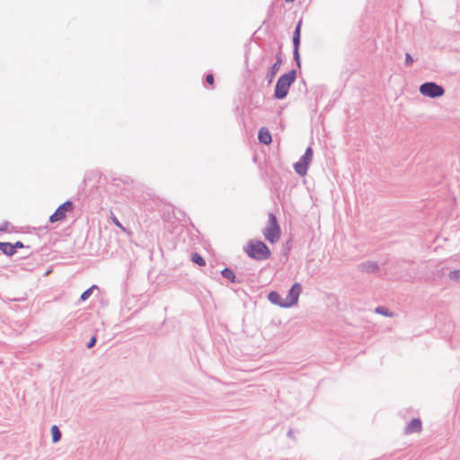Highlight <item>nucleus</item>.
<instances>
[{
    "label": "nucleus",
    "mask_w": 460,
    "mask_h": 460,
    "mask_svg": "<svg viewBox=\"0 0 460 460\" xmlns=\"http://www.w3.org/2000/svg\"><path fill=\"white\" fill-rule=\"evenodd\" d=\"M10 226V222L4 221L3 224L0 225V232H11L9 229Z\"/></svg>",
    "instance_id": "obj_23"
},
{
    "label": "nucleus",
    "mask_w": 460,
    "mask_h": 460,
    "mask_svg": "<svg viewBox=\"0 0 460 460\" xmlns=\"http://www.w3.org/2000/svg\"><path fill=\"white\" fill-rule=\"evenodd\" d=\"M52 442L57 443L61 439V431L58 427L54 425L51 428Z\"/></svg>",
    "instance_id": "obj_15"
},
{
    "label": "nucleus",
    "mask_w": 460,
    "mask_h": 460,
    "mask_svg": "<svg viewBox=\"0 0 460 460\" xmlns=\"http://www.w3.org/2000/svg\"><path fill=\"white\" fill-rule=\"evenodd\" d=\"M281 64H282L281 56L278 55L276 62L272 65V66L270 67V70L269 71V73L267 75V77L269 78L270 82L272 81V79L275 77V75L279 72Z\"/></svg>",
    "instance_id": "obj_10"
},
{
    "label": "nucleus",
    "mask_w": 460,
    "mask_h": 460,
    "mask_svg": "<svg viewBox=\"0 0 460 460\" xmlns=\"http://www.w3.org/2000/svg\"><path fill=\"white\" fill-rule=\"evenodd\" d=\"M0 251L2 253L9 257L14 255L12 243L9 242H0Z\"/></svg>",
    "instance_id": "obj_13"
},
{
    "label": "nucleus",
    "mask_w": 460,
    "mask_h": 460,
    "mask_svg": "<svg viewBox=\"0 0 460 460\" xmlns=\"http://www.w3.org/2000/svg\"><path fill=\"white\" fill-rule=\"evenodd\" d=\"M301 291H302L301 284L295 283L291 287V288H290L289 292L288 293V295L286 296V297L284 298V302H285L284 308H288V307L295 305L298 301V297L301 294Z\"/></svg>",
    "instance_id": "obj_7"
},
{
    "label": "nucleus",
    "mask_w": 460,
    "mask_h": 460,
    "mask_svg": "<svg viewBox=\"0 0 460 460\" xmlns=\"http://www.w3.org/2000/svg\"><path fill=\"white\" fill-rule=\"evenodd\" d=\"M313 155L314 151L312 147H307L304 155L294 165L295 171L297 174H299L300 176H305L306 174L308 166L313 160Z\"/></svg>",
    "instance_id": "obj_5"
},
{
    "label": "nucleus",
    "mask_w": 460,
    "mask_h": 460,
    "mask_svg": "<svg viewBox=\"0 0 460 460\" xmlns=\"http://www.w3.org/2000/svg\"><path fill=\"white\" fill-rule=\"evenodd\" d=\"M358 268H359L360 270H362L364 272L373 273V272H376L378 270V265L374 261H367L362 262L358 266Z\"/></svg>",
    "instance_id": "obj_8"
},
{
    "label": "nucleus",
    "mask_w": 460,
    "mask_h": 460,
    "mask_svg": "<svg viewBox=\"0 0 460 460\" xmlns=\"http://www.w3.org/2000/svg\"><path fill=\"white\" fill-rule=\"evenodd\" d=\"M293 1H294V0H286V2H288H288H293Z\"/></svg>",
    "instance_id": "obj_30"
},
{
    "label": "nucleus",
    "mask_w": 460,
    "mask_h": 460,
    "mask_svg": "<svg viewBox=\"0 0 460 460\" xmlns=\"http://www.w3.org/2000/svg\"><path fill=\"white\" fill-rule=\"evenodd\" d=\"M288 436H292V431L290 430L288 433Z\"/></svg>",
    "instance_id": "obj_29"
},
{
    "label": "nucleus",
    "mask_w": 460,
    "mask_h": 460,
    "mask_svg": "<svg viewBox=\"0 0 460 460\" xmlns=\"http://www.w3.org/2000/svg\"><path fill=\"white\" fill-rule=\"evenodd\" d=\"M302 21H299L296 26V30L293 35V46L299 47L300 44V30H301Z\"/></svg>",
    "instance_id": "obj_14"
},
{
    "label": "nucleus",
    "mask_w": 460,
    "mask_h": 460,
    "mask_svg": "<svg viewBox=\"0 0 460 460\" xmlns=\"http://www.w3.org/2000/svg\"><path fill=\"white\" fill-rule=\"evenodd\" d=\"M448 277L454 281L460 282V270H455L449 272Z\"/></svg>",
    "instance_id": "obj_18"
},
{
    "label": "nucleus",
    "mask_w": 460,
    "mask_h": 460,
    "mask_svg": "<svg viewBox=\"0 0 460 460\" xmlns=\"http://www.w3.org/2000/svg\"><path fill=\"white\" fill-rule=\"evenodd\" d=\"M376 312L385 316H392V313L388 312V310L383 306L376 307Z\"/></svg>",
    "instance_id": "obj_21"
},
{
    "label": "nucleus",
    "mask_w": 460,
    "mask_h": 460,
    "mask_svg": "<svg viewBox=\"0 0 460 460\" xmlns=\"http://www.w3.org/2000/svg\"><path fill=\"white\" fill-rule=\"evenodd\" d=\"M221 274L225 279L230 280L231 282H235V275L232 270L226 268L222 270Z\"/></svg>",
    "instance_id": "obj_16"
},
{
    "label": "nucleus",
    "mask_w": 460,
    "mask_h": 460,
    "mask_svg": "<svg viewBox=\"0 0 460 460\" xmlns=\"http://www.w3.org/2000/svg\"><path fill=\"white\" fill-rule=\"evenodd\" d=\"M111 218L116 226H118L119 228H120L123 231H126V228L121 225V223L118 220V218L115 217V215L112 212L111 213Z\"/></svg>",
    "instance_id": "obj_20"
},
{
    "label": "nucleus",
    "mask_w": 460,
    "mask_h": 460,
    "mask_svg": "<svg viewBox=\"0 0 460 460\" xmlns=\"http://www.w3.org/2000/svg\"><path fill=\"white\" fill-rule=\"evenodd\" d=\"M191 261L199 266L205 265V260L197 252L192 254Z\"/></svg>",
    "instance_id": "obj_17"
},
{
    "label": "nucleus",
    "mask_w": 460,
    "mask_h": 460,
    "mask_svg": "<svg viewBox=\"0 0 460 460\" xmlns=\"http://www.w3.org/2000/svg\"><path fill=\"white\" fill-rule=\"evenodd\" d=\"M95 343H96V338L93 336V337L91 338V340L87 343V348L88 349L93 348L95 345Z\"/></svg>",
    "instance_id": "obj_26"
},
{
    "label": "nucleus",
    "mask_w": 460,
    "mask_h": 460,
    "mask_svg": "<svg viewBox=\"0 0 460 460\" xmlns=\"http://www.w3.org/2000/svg\"><path fill=\"white\" fill-rule=\"evenodd\" d=\"M12 245H13V253L15 254L17 252V249H20V248H24L26 247L22 242L21 241H17L16 243H12Z\"/></svg>",
    "instance_id": "obj_24"
},
{
    "label": "nucleus",
    "mask_w": 460,
    "mask_h": 460,
    "mask_svg": "<svg viewBox=\"0 0 460 460\" xmlns=\"http://www.w3.org/2000/svg\"><path fill=\"white\" fill-rule=\"evenodd\" d=\"M420 430H421V421L419 419L411 420V422L405 428L406 434L416 433V432H420Z\"/></svg>",
    "instance_id": "obj_9"
},
{
    "label": "nucleus",
    "mask_w": 460,
    "mask_h": 460,
    "mask_svg": "<svg viewBox=\"0 0 460 460\" xmlns=\"http://www.w3.org/2000/svg\"><path fill=\"white\" fill-rule=\"evenodd\" d=\"M268 299L270 303L284 308V305H285L284 298H282L278 292H276V291L270 292L268 295Z\"/></svg>",
    "instance_id": "obj_11"
},
{
    "label": "nucleus",
    "mask_w": 460,
    "mask_h": 460,
    "mask_svg": "<svg viewBox=\"0 0 460 460\" xmlns=\"http://www.w3.org/2000/svg\"><path fill=\"white\" fill-rule=\"evenodd\" d=\"M74 209V204L72 201L67 200L61 204L56 211L49 217L51 223L58 222L66 218L68 212H72Z\"/></svg>",
    "instance_id": "obj_6"
},
{
    "label": "nucleus",
    "mask_w": 460,
    "mask_h": 460,
    "mask_svg": "<svg viewBox=\"0 0 460 460\" xmlns=\"http://www.w3.org/2000/svg\"><path fill=\"white\" fill-rule=\"evenodd\" d=\"M419 91L422 95L429 98H438L445 93L444 88L434 82L420 84Z\"/></svg>",
    "instance_id": "obj_4"
},
{
    "label": "nucleus",
    "mask_w": 460,
    "mask_h": 460,
    "mask_svg": "<svg viewBox=\"0 0 460 460\" xmlns=\"http://www.w3.org/2000/svg\"><path fill=\"white\" fill-rule=\"evenodd\" d=\"M26 264H27V263H25V262H22L21 264H17V265H16V267H20V268H21V269H22V270H26V268H25V265H26Z\"/></svg>",
    "instance_id": "obj_28"
},
{
    "label": "nucleus",
    "mask_w": 460,
    "mask_h": 460,
    "mask_svg": "<svg viewBox=\"0 0 460 460\" xmlns=\"http://www.w3.org/2000/svg\"><path fill=\"white\" fill-rule=\"evenodd\" d=\"M296 70H291L284 75H282L277 81L274 92V97L276 99L281 100L284 99L289 90L290 85L296 80Z\"/></svg>",
    "instance_id": "obj_1"
},
{
    "label": "nucleus",
    "mask_w": 460,
    "mask_h": 460,
    "mask_svg": "<svg viewBox=\"0 0 460 460\" xmlns=\"http://www.w3.org/2000/svg\"><path fill=\"white\" fill-rule=\"evenodd\" d=\"M95 288V286H93L91 287L90 288L86 289L82 295H81V300L82 301H85L86 299L89 298V296H91L92 292H93V289Z\"/></svg>",
    "instance_id": "obj_19"
},
{
    "label": "nucleus",
    "mask_w": 460,
    "mask_h": 460,
    "mask_svg": "<svg viewBox=\"0 0 460 460\" xmlns=\"http://www.w3.org/2000/svg\"><path fill=\"white\" fill-rule=\"evenodd\" d=\"M246 252L251 258L258 261L266 260L270 256V249L261 241H251L247 246Z\"/></svg>",
    "instance_id": "obj_2"
},
{
    "label": "nucleus",
    "mask_w": 460,
    "mask_h": 460,
    "mask_svg": "<svg viewBox=\"0 0 460 460\" xmlns=\"http://www.w3.org/2000/svg\"><path fill=\"white\" fill-rule=\"evenodd\" d=\"M412 63H413V58H412V57H411L409 53H407V54L405 55V65H406V66H411V65H412Z\"/></svg>",
    "instance_id": "obj_25"
},
{
    "label": "nucleus",
    "mask_w": 460,
    "mask_h": 460,
    "mask_svg": "<svg viewBox=\"0 0 460 460\" xmlns=\"http://www.w3.org/2000/svg\"><path fill=\"white\" fill-rule=\"evenodd\" d=\"M299 47H294L293 55L298 67H300Z\"/></svg>",
    "instance_id": "obj_22"
},
{
    "label": "nucleus",
    "mask_w": 460,
    "mask_h": 460,
    "mask_svg": "<svg viewBox=\"0 0 460 460\" xmlns=\"http://www.w3.org/2000/svg\"><path fill=\"white\" fill-rule=\"evenodd\" d=\"M258 138L261 143L265 144V145H269L272 141L271 135H270V131L265 128H261L259 130Z\"/></svg>",
    "instance_id": "obj_12"
},
{
    "label": "nucleus",
    "mask_w": 460,
    "mask_h": 460,
    "mask_svg": "<svg viewBox=\"0 0 460 460\" xmlns=\"http://www.w3.org/2000/svg\"><path fill=\"white\" fill-rule=\"evenodd\" d=\"M268 217V226L265 227L263 234L266 240L271 243H275L280 238V228L276 217L272 213H269Z\"/></svg>",
    "instance_id": "obj_3"
},
{
    "label": "nucleus",
    "mask_w": 460,
    "mask_h": 460,
    "mask_svg": "<svg viewBox=\"0 0 460 460\" xmlns=\"http://www.w3.org/2000/svg\"><path fill=\"white\" fill-rule=\"evenodd\" d=\"M206 81H207L208 84L212 85L214 84V76H213V75H211V74L208 75L207 77H206Z\"/></svg>",
    "instance_id": "obj_27"
}]
</instances>
